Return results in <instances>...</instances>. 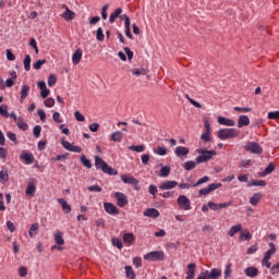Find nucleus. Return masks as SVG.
I'll return each instance as SVG.
<instances>
[{
  "label": "nucleus",
  "mask_w": 279,
  "mask_h": 279,
  "mask_svg": "<svg viewBox=\"0 0 279 279\" xmlns=\"http://www.w3.org/2000/svg\"><path fill=\"white\" fill-rule=\"evenodd\" d=\"M123 240H124L125 243H130L131 244L135 240V236L132 233H125L123 235Z\"/></svg>",
  "instance_id": "46"
},
{
  "label": "nucleus",
  "mask_w": 279,
  "mask_h": 279,
  "mask_svg": "<svg viewBox=\"0 0 279 279\" xmlns=\"http://www.w3.org/2000/svg\"><path fill=\"white\" fill-rule=\"evenodd\" d=\"M148 192L154 195V198H156V194L158 192V189L155 185H150L148 189Z\"/></svg>",
  "instance_id": "63"
},
{
  "label": "nucleus",
  "mask_w": 279,
  "mask_h": 279,
  "mask_svg": "<svg viewBox=\"0 0 279 279\" xmlns=\"http://www.w3.org/2000/svg\"><path fill=\"white\" fill-rule=\"evenodd\" d=\"M195 270H196V265L194 263L187 265V277H185V279H194Z\"/></svg>",
  "instance_id": "22"
},
{
  "label": "nucleus",
  "mask_w": 279,
  "mask_h": 279,
  "mask_svg": "<svg viewBox=\"0 0 279 279\" xmlns=\"http://www.w3.org/2000/svg\"><path fill=\"white\" fill-rule=\"evenodd\" d=\"M102 172L104 173H107L109 175H117L118 174V171L116 169H112L111 167H109L108 165H106L104 168H102Z\"/></svg>",
  "instance_id": "36"
},
{
  "label": "nucleus",
  "mask_w": 279,
  "mask_h": 279,
  "mask_svg": "<svg viewBox=\"0 0 279 279\" xmlns=\"http://www.w3.org/2000/svg\"><path fill=\"white\" fill-rule=\"evenodd\" d=\"M121 180L123 183L131 184L134 187H136L138 185V181L133 177H128V175L123 174V175H121Z\"/></svg>",
  "instance_id": "17"
},
{
  "label": "nucleus",
  "mask_w": 279,
  "mask_h": 279,
  "mask_svg": "<svg viewBox=\"0 0 279 279\" xmlns=\"http://www.w3.org/2000/svg\"><path fill=\"white\" fill-rule=\"evenodd\" d=\"M190 154V148H186V146H178L175 148V155L179 157V158H182L184 156H187Z\"/></svg>",
  "instance_id": "19"
},
{
  "label": "nucleus",
  "mask_w": 279,
  "mask_h": 279,
  "mask_svg": "<svg viewBox=\"0 0 279 279\" xmlns=\"http://www.w3.org/2000/svg\"><path fill=\"white\" fill-rule=\"evenodd\" d=\"M47 63V60L46 59H41V60H37L35 63H34V69L35 70H40V68Z\"/></svg>",
  "instance_id": "51"
},
{
  "label": "nucleus",
  "mask_w": 279,
  "mask_h": 279,
  "mask_svg": "<svg viewBox=\"0 0 279 279\" xmlns=\"http://www.w3.org/2000/svg\"><path fill=\"white\" fill-rule=\"evenodd\" d=\"M20 159L25 161L27 166L32 165L35 160L33 153H26V150H23L22 155H20Z\"/></svg>",
  "instance_id": "10"
},
{
  "label": "nucleus",
  "mask_w": 279,
  "mask_h": 279,
  "mask_svg": "<svg viewBox=\"0 0 279 279\" xmlns=\"http://www.w3.org/2000/svg\"><path fill=\"white\" fill-rule=\"evenodd\" d=\"M31 62H32V57L29 54H26L24 58V69L26 72H28L31 70Z\"/></svg>",
  "instance_id": "37"
},
{
  "label": "nucleus",
  "mask_w": 279,
  "mask_h": 279,
  "mask_svg": "<svg viewBox=\"0 0 279 279\" xmlns=\"http://www.w3.org/2000/svg\"><path fill=\"white\" fill-rule=\"evenodd\" d=\"M253 238V235L251 234V232L248 230H244L242 232H240V241H251Z\"/></svg>",
  "instance_id": "30"
},
{
  "label": "nucleus",
  "mask_w": 279,
  "mask_h": 279,
  "mask_svg": "<svg viewBox=\"0 0 279 279\" xmlns=\"http://www.w3.org/2000/svg\"><path fill=\"white\" fill-rule=\"evenodd\" d=\"M240 133L236 129H220L218 130L217 136L220 141L239 137Z\"/></svg>",
  "instance_id": "1"
},
{
  "label": "nucleus",
  "mask_w": 279,
  "mask_h": 279,
  "mask_svg": "<svg viewBox=\"0 0 279 279\" xmlns=\"http://www.w3.org/2000/svg\"><path fill=\"white\" fill-rule=\"evenodd\" d=\"M145 260L159 262L165 259V253L162 251L150 252L144 256Z\"/></svg>",
  "instance_id": "5"
},
{
  "label": "nucleus",
  "mask_w": 279,
  "mask_h": 279,
  "mask_svg": "<svg viewBox=\"0 0 279 279\" xmlns=\"http://www.w3.org/2000/svg\"><path fill=\"white\" fill-rule=\"evenodd\" d=\"M133 264L136 268H140L142 266V258L141 257H136L133 259Z\"/></svg>",
  "instance_id": "64"
},
{
  "label": "nucleus",
  "mask_w": 279,
  "mask_h": 279,
  "mask_svg": "<svg viewBox=\"0 0 279 279\" xmlns=\"http://www.w3.org/2000/svg\"><path fill=\"white\" fill-rule=\"evenodd\" d=\"M170 172H171L170 167L166 166V167H163V168L160 170L159 177H161V178H167V177H169Z\"/></svg>",
  "instance_id": "45"
},
{
  "label": "nucleus",
  "mask_w": 279,
  "mask_h": 279,
  "mask_svg": "<svg viewBox=\"0 0 279 279\" xmlns=\"http://www.w3.org/2000/svg\"><path fill=\"white\" fill-rule=\"evenodd\" d=\"M112 243L114 246H117L119 250H122L123 248V244L122 242L119 240V239H113L112 240Z\"/></svg>",
  "instance_id": "62"
},
{
  "label": "nucleus",
  "mask_w": 279,
  "mask_h": 279,
  "mask_svg": "<svg viewBox=\"0 0 279 279\" xmlns=\"http://www.w3.org/2000/svg\"><path fill=\"white\" fill-rule=\"evenodd\" d=\"M251 123V120L247 116H240V118H238V128L242 129L244 126H248Z\"/></svg>",
  "instance_id": "20"
},
{
  "label": "nucleus",
  "mask_w": 279,
  "mask_h": 279,
  "mask_svg": "<svg viewBox=\"0 0 279 279\" xmlns=\"http://www.w3.org/2000/svg\"><path fill=\"white\" fill-rule=\"evenodd\" d=\"M123 138V133L121 131H116V133H112L111 141L116 143H121Z\"/></svg>",
  "instance_id": "32"
},
{
  "label": "nucleus",
  "mask_w": 279,
  "mask_h": 279,
  "mask_svg": "<svg viewBox=\"0 0 279 279\" xmlns=\"http://www.w3.org/2000/svg\"><path fill=\"white\" fill-rule=\"evenodd\" d=\"M232 264L229 263L227 266H225V279H229L232 275Z\"/></svg>",
  "instance_id": "39"
},
{
  "label": "nucleus",
  "mask_w": 279,
  "mask_h": 279,
  "mask_svg": "<svg viewBox=\"0 0 279 279\" xmlns=\"http://www.w3.org/2000/svg\"><path fill=\"white\" fill-rule=\"evenodd\" d=\"M197 165H199L197 161H187L183 163V169H185V171H192L196 168Z\"/></svg>",
  "instance_id": "31"
},
{
  "label": "nucleus",
  "mask_w": 279,
  "mask_h": 279,
  "mask_svg": "<svg viewBox=\"0 0 279 279\" xmlns=\"http://www.w3.org/2000/svg\"><path fill=\"white\" fill-rule=\"evenodd\" d=\"M218 124L230 128L235 126L234 120H231L230 118H223L222 116H218Z\"/></svg>",
  "instance_id": "15"
},
{
  "label": "nucleus",
  "mask_w": 279,
  "mask_h": 279,
  "mask_svg": "<svg viewBox=\"0 0 279 279\" xmlns=\"http://www.w3.org/2000/svg\"><path fill=\"white\" fill-rule=\"evenodd\" d=\"M82 57H83V51H82V49H76L75 50V52L73 53V56H72V62H73V64H78L80 62H81V59H82Z\"/></svg>",
  "instance_id": "21"
},
{
  "label": "nucleus",
  "mask_w": 279,
  "mask_h": 279,
  "mask_svg": "<svg viewBox=\"0 0 279 279\" xmlns=\"http://www.w3.org/2000/svg\"><path fill=\"white\" fill-rule=\"evenodd\" d=\"M154 153L159 156H166L168 154V150L167 148H165V146H157L156 148H154Z\"/></svg>",
  "instance_id": "35"
},
{
  "label": "nucleus",
  "mask_w": 279,
  "mask_h": 279,
  "mask_svg": "<svg viewBox=\"0 0 279 279\" xmlns=\"http://www.w3.org/2000/svg\"><path fill=\"white\" fill-rule=\"evenodd\" d=\"M129 149L136 153H144L146 150V146L142 144L141 146H129Z\"/></svg>",
  "instance_id": "40"
},
{
  "label": "nucleus",
  "mask_w": 279,
  "mask_h": 279,
  "mask_svg": "<svg viewBox=\"0 0 279 279\" xmlns=\"http://www.w3.org/2000/svg\"><path fill=\"white\" fill-rule=\"evenodd\" d=\"M38 230H39V225L38 223H35V225H33L32 227H31V229H29V236H35V235H37V233H38Z\"/></svg>",
  "instance_id": "44"
},
{
  "label": "nucleus",
  "mask_w": 279,
  "mask_h": 279,
  "mask_svg": "<svg viewBox=\"0 0 279 279\" xmlns=\"http://www.w3.org/2000/svg\"><path fill=\"white\" fill-rule=\"evenodd\" d=\"M61 114L59 113V111H54L53 112V116H52V119L56 123H62L63 120L60 119Z\"/></svg>",
  "instance_id": "57"
},
{
  "label": "nucleus",
  "mask_w": 279,
  "mask_h": 279,
  "mask_svg": "<svg viewBox=\"0 0 279 279\" xmlns=\"http://www.w3.org/2000/svg\"><path fill=\"white\" fill-rule=\"evenodd\" d=\"M74 117H75V119H76L78 122H84V121H85V118H84L83 113L80 112V111H75Z\"/></svg>",
  "instance_id": "58"
},
{
  "label": "nucleus",
  "mask_w": 279,
  "mask_h": 279,
  "mask_svg": "<svg viewBox=\"0 0 279 279\" xmlns=\"http://www.w3.org/2000/svg\"><path fill=\"white\" fill-rule=\"evenodd\" d=\"M54 240H56V243L58 245H63L64 244L63 234L61 232H57L54 234Z\"/></svg>",
  "instance_id": "43"
},
{
  "label": "nucleus",
  "mask_w": 279,
  "mask_h": 279,
  "mask_svg": "<svg viewBox=\"0 0 279 279\" xmlns=\"http://www.w3.org/2000/svg\"><path fill=\"white\" fill-rule=\"evenodd\" d=\"M122 8H118L114 12H112L109 19L110 23L113 24L116 20L122 14Z\"/></svg>",
  "instance_id": "28"
},
{
  "label": "nucleus",
  "mask_w": 279,
  "mask_h": 279,
  "mask_svg": "<svg viewBox=\"0 0 279 279\" xmlns=\"http://www.w3.org/2000/svg\"><path fill=\"white\" fill-rule=\"evenodd\" d=\"M267 119H269V120H279V111H269L267 113Z\"/></svg>",
  "instance_id": "47"
},
{
  "label": "nucleus",
  "mask_w": 279,
  "mask_h": 279,
  "mask_svg": "<svg viewBox=\"0 0 279 279\" xmlns=\"http://www.w3.org/2000/svg\"><path fill=\"white\" fill-rule=\"evenodd\" d=\"M104 39H105V34H104L102 27H98V29H97V40L98 41H104Z\"/></svg>",
  "instance_id": "55"
},
{
  "label": "nucleus",
  "mask_w": 279,
  "mask_h": 279,
  "mask_svg": "<svg viewBox=\"0 0 279 279\" xmlns=\"http://www.w3.org/2000/svg\"><path fill=\"white\" fill-rule=\"evenodd\" d=\"M114 197L117 198L118 201V206L123 208L124 206L128 205L129 201H128V197L123 194V193H116Z\"/></svg>",
  "instance_id": "12"
},
{
  "label": "nucleus",
  "mask_w": 279,
  "mask_h": 279,
  "mask_svg": "<svg viewBox=\"0 0 279 279\" xmlns=\"http://www.w3.org/2000/svg\"><path fill=\"white\" fill-rule=\"evenodd\" d=\"M222 276V270L219 268H211V270H205L198 275L196 279H219Z\"/></svg>",
  "instance_id": "3"
},
{
  "label": "nucleus",
  "mask_w": 279,
  "mask_h": 279,
  "mask_svg": "<svg viewBox=\"0 0 279 279\" xmlns=\"http://www.w3.org/2000/svg\"><path fill=\"white\" fill-rule=\"evenodd\" d=\"M104 208L111 216H117L120 214L119 209L111 203H105Z\"/></svg>",
  "instance_id": "13"
},
{
  "label": "nucleus",
  "mask_w": 279,
  "mask_h": 279,
  "mask_svg": "<svg viewBox=\"0 0 279 279\" xmlns=\"http://www.w3.org/2000/svg\"><path fill=\"white\" fill-rule=\"evenodd\" d=\"M7 136H8V138H9L11 142H13L15 145L19 143L17 140H16L15 133H11V131H9V132L7 133Z\"/></svg>",
  "instance_id": "56"
},
{
  "label": "nucleus",
  "mask_w": 279,
  "mask_h": 279,
  "mask_svg": "<svg viewBox=\"0 0 279 279\" xmlns=\"http://www.w3.org/2000/svg\"><path fill=\"white\" fill-rule=\"evenodd\" d=\"M178 205L183 210H190L191 209V201L185 195H181L178 198Z\"/></svg>",
  "instance_id": "7"
},
{
  "label": "nucleus",
  "mask_w": 279,
  "mask_h": 279,
  "mask_svg": "<svg viewBox=\"0 0 279 279\" xmlns=\"http://www.w3.org/2000/svg\"><path fill=\"white\" fill-rule=\"evenodd\" d=\"M31 92L29 85H23L21 89V102H23Z\"/></svg>",
  "instance_id": "25"
},
{
  "label": "nucleus",
  "mask_w": 279,
  "mask_h": 279,
  "mask_svg": "<svg viewBox=\"0 0 279 279\" xmlns=\"http://www.w3.org/2000/svg\"><path fill=\"white\" fill-rule=\"evenodd\" d=\"M62 8L65 9V12L62 13L63 20H65L66 22H71L72 20L75 19V12L70 10L66 4H63Z\"/></svg>",
  "instance_id": "9"
},
{
  "label": "nucleus",
  "mask_w": 279,
  "mask_h": 279,
  "mask_svg": "<svg viewBox=\"0 0 279 279\" xmlns=\"http://www.w3.org/2000/svg\"><path fill=\"white\" fill-rule=\"evenodd\" d=\"M144 216L157 219L160 216V213L155 208H149L145 211Z\"/></svg>",
  "instance_id": "23"
},
{
  "label": "nucleus",
  "mask_w": 279,
  "mask_h": 279,
  "mask_svg": "<svg viewBox=\"0 0 279 279\" xmlns=\"http://www.w3.org/2000/svg\"><path fill=\"white\" fill-rule=\"evenodd\" d=\"M209 181H210L209 177H203V179L198 180V182H196V184H192V187H197V186L205 184Z\"/></svg>",
  "instance_id": "50"
},
{
  "label": "nucleus",
  "mask_w": 279,
  "mask_h": 279,
  "mask_svg": "<svg viewBox=\"0 0 279 279\" xmlns=\"http://www.w3.org/2000/svg\"><path fill=\"white\" fill-rule=\"evenodd\" d=\"M263 199V195L260 193L253 194V197H251V205L257 206V204Z\"/></svg>",
  "instance_id": "29"
},
{
  "label": "nucleus",
  "mask_w": 279,
  "mask_h": 279,
  "mask_svg": "<svg viewBox=\"0 0 279 279\" xmlns=\"http://www.w3.org/2000/svg\"><path fill=\"white\" fill-rule=\"evenodd\" d=\"M270 274L271 275L279 274V262L270 268Z\"/></svg>",
  "instance_id": "61"
},
{
  "label": "nucleus",
  "mask_w": 279,
  "mask_h": 279,
  "mask_svg": "<svg viewBox=\"0 0 279 279\" xmlns=\"http://www.w3.org/2000/svg\"><path fill=\"white\" fill-rule=\"evenodd\" d=\"M57 83V78L54 74H50L48 77V85L49 87H53Z\"/></svg>",
  "instance_id": "54"
},
{
  "label": "nucleus",
  "mask_w": 279,
  "mask_h": 279,
  "mask_svg": "<svg viewBox=\"0 0 279 279\" xmlns=\"http://www.w3.org/2000/svg\"><path fill=\"white\" fill-rule=\"evenodd\" d=\"M276 170V167L274 163H269L266 169L259 173V177L263 178V177H266L268 174H271L274 171Z\"/></svg>",
  "instance_id": "26"
},
{
  "label": "nucleus",
  "mask_w": 279,
  "mask_h": 279,
  "mask_svg": "<svg viewBox=\"0 0 279 279\" xmlns=\"http://www.w3.org/2000/svg\"><path fill=\"white\" fill-rule=\"evenodd\" d=\"M242 225L231 227V230H229V236H234L238 232L242 230Z\"/></svg>",
  "instance_id": "38"
},
{
  "label": "nucleus",
  "mask_w": 279,
  "mask_h": 279,
  "mask_svg": "<svg viewBox=\"0 0 279 279\" xmlns=\"http://www.w3.org/2000/svg\"><path fill=\"white\" fill-rule=\"evenodd\" d=\"M221 186H222V184H220V183L210 184L206 189H203V190L198 191V195L206 196V195L210 194L211 192L220 189Z\"/></svg>",
  "instance_id": "6"
},
{
  "label": "nucleus",
  "mask_w": 279,
  "mask_h": 279,
  "mask_svg": "<svg viewBox=\"0 0 279 279\" xmlns=\"http://www.w3.org/2000/svg\"><path fill=\"white\" fill-rule=\"evenodd\" d=\"M106 162L98 156L95 157V166L97 169H100L102 171V169L106 167Z\"/></svg>",
  "instance_id": "34"
},
{
  "label": "nucleus",
  "mask_w": 279,
  "mask_h": 279,
  "mask_svg": "<svg viewBox=\"0 0 279 279\" xmlns=\"http://www.w3.org/2000/svg\"><path fill=\"white\" fill-rule=\"evenodd\" d=\"M179 185L177 181H165L159 185V189L161 191H168V190H173Z\"/></svg>",
  "instance_id": "11"
},
{
  "label": "nucleus",
  "mask_w": 279,
  "mask_h": 279,
  "mask_svg": "<svg viewBox=\"0 0 279 279\" xmlns=\"http://www.w3.org/2000/svg\"><path fill=\"white\" fill-rule=\"evenodd\" d=\"M201 140H203L205 142H210L211 141V132L205 131V133H203V135H201Z\"/></svg>",
  "instance_id": "53"
},
{
  "label": "nucleus",
  "mask_w": 279,
  "mask_h": 279,
  "mask_svg": "<svg viewBox=\"0 0 279 279\" xmlns=\"http://www.w3.org/2000/svg\"><path fill=\"white\" fill-rule=\"evenodd\" d=\"M208 205H209V209L216 211V210L228 208L229 206H231V203L215 204L213 202H209Z\"/></svg>",
  "instance_id": "16"
},
{
  "label": "nucleus",
  "mask_w": 279,
  "mask_h": 279,
  "mask_svg": "<svg viewBox=\"0 0 279 279\" xmlns=\"http://www.w3.org/2000/svg\"><path fill=\"white\" fill-rule=\"evenodd\" d=\"M81 162L83 163L84 167L88 169L92 168V162L85 157V155L81 156Z\"/></svg>",
  "instance_id": "48"
},
{
  "label": "nucleus",
  "mask_w": 279,
  "mask_h": 279,
  "mask_svg": "<svg viewBox=\"0 0 279 279\" xmlns=\"http://www.w3.org/2000/svg\"><path fill=\"white\" fill-rule=\"evenodd\" d=\"M266 185H267V183L264 180H259V181L258 180H253V181L248 182V184H247L248 187H252V186H262V187H264Z\"/></svg>",
  "instance_id": "33"
},
{
  "label": "nucleus",
  "mask_w": 279,
  "mask_h": 279,
  "mask_svg": "<svg viewBox=\"0 0 279 279\" xmlns=\"http://www.w3.org/2000/svg\"><path fill=\"white\" fill-rule=\"evenodd\" d=\"M244 275H246V277L255 278L258 276V269L255 267H248L244 270Z\"/></svg>",
  "instance_id": "24"
},
{
  "label": "nucleus",
  "mask_w": 279,
  "mask_h": 279,
  "mask_svg": "<svg viewBox=\"0 0 279 279\" xmlns=\"http://www.w3.org/2000/svg\"><path fill=\"white\" fill-rule=\"evenodd\" d=\"M56 101L53 100V98H47V100H45V106L47 108H52L54 106Z\"/></svg>",
  "instance_id": "59"
},
{
  "label": "nucleus",
  "mask_w": 279,
  "mask_h": 279,
  "mask_svg": "<svg viewBox=\"0 0 279 279\" xmlns=\"http://www.w3.org/2000/svg\"><path fill=\"white\" fill-rule=\"evenodd\" d=\"M9 181V174L7 170L0 171V183L4 184Z\"/></svg>",
  "instance_id": "41"
},
{
  "label": "nucleus",
  "mask_w": 279,
  "mask_h": 279,
  "mask_svg": "<svg viewBox=\"0 0 279 279\" xmlns=\"http://www.w3.org/2000/svg\"><path fill=\"white\" fill-rule=\"evenodd\" d=\"M125 272H126L128 278H130V279H134L135 278V274H134V270H133L132 267L126 266L125 267Z\"/></svg>",
  "instance_id": "52"
},
{
  "label": "nucleus",
  "mask_w": 279,
  "mask_h": 279,
  "mask_svg": "<svg viewBox=\"0 0 279 279\" xmlns=\"http://www.w3.org/2000/svg\"><path fill=\"white\" fill-rule=\"evenodd\" d=\"M0 116L4 117V118H9L10 117V113H8V107L7 105H2L0 107Z\"/></svg>",
  "instance_id": "49"
},
{
  "label": "nucleus",
  "mask_w": 279,
  "mask_h": 279,
  "mask_svg": "<svg viewBox=\"0 0 279 279\" xmlns=\"http://www.w3.org/2000/svg\"><path fill=\"white\" fill-rule=\"evenodd\" d=\"M38 88L41 90L40 92L41 98L46 99L50 94V89L47 88L46 82L45 81H39L38 82Z\"/></svg>",
  "instance_id": "14"
},
{
  "label": "nucleus",
  "mask_w": 279,
  "mask_h": 279,
  "mask_svg": "<svg viewBox=\"0 0 279 279\" xmlns=\"http://www.w3.org/2000/svg\"><path fill=\"white\" fill-rule=\"evenodd\" d=\"M196 153L201 154L196 157V163H203L213 159L217 155L215 150H205V148H198Z\"/></svg>",
  "instance_id": "2"
},
{
  "label": "nucleus",
  "mask_w": 279,
  "mask_h": 279,
  "mask_svg": "<svg viewBox=\"0 0 279 279\" xmlns=\"http://www.w3.org/2000/svg\"><path fill=\"white\" fill-rule=\"evenodd\" d=\"M58 203L62 206V209L65 214H70L72 208L69 206L68 202L64 201L63 198H59Z\"/></svg>",
  "instance_id": "27"
},
{
  "label": "nucleus",
  "mask_w": 279,
  "mask_h": 279,
  "mask_svg": "<svg viewBox=\"0 0 279 279\" xmlns=\"http://www.w3.org/2000/svg\"><path fill=\"white\" fill-rule=\"evenodd\" d=\"M244 150L254 155L263 154V147L258 145L257 142H246V144H244Z\"/></svg>",
  "instance_id": "4"
},
{
  "label": "nucleus",
  "mask_w": 279,
  "mask_h": 279,
  "mask_svg": "<svg viewBox=\"0 0 279 279\" xmlns=\"http://www.w3.org/2000/svg\"><path fill=\"white\" fill-rule=\"evenodd\" d=\"M40 133H41V126H39V124H37V126L34 128V136L36 138H39Z\"/></svg>",
  "instance_id": "60"
},
{
  "label": "nucleus",
  "mask_w": 279,
  "mask_h": 279,
  "mask_svg": "<svg viewBox=\"0 0 279 279\" xmlns=\"http://www.w3.org/2000/svg\"><path fill=\"white\" fill-rule=\"evenodd\" d=\"M268 245H269V250L265 253L263 258L266 262L269 260L271 256L276 254V251H277L276 245L274 243H269Z\"/></svg>",
  "instance_id": "18"
},
{
  "label": "nucleus",
  "mask_w": 279,
  "mask_h": 279,
  "mask_svg": "<svg viewBox=\"0 0 279 279\" xmlns=\"http://www.w3.org/2000/svg\"><path fill=\"white\" fill-rule=\"evenodd\" d=\"M36 184H37V182H36L35 179H31L29 180V182L27 184V189L25 191L26 196L33 197L35 195V193H36Z\"/></svg>",
  "instance_id": "8"
},
{
  "label": "nucleus",
  "mask_w": 279,
  "mask_h": 279,
  "mask_svg": "<svg viewBox=\"0 0 279 279\" xmlns=\"http://www.w3.org/2000/svg\"><path fill=\"white\" fill-rule=\"evenodd\" d=\"M16 124H17L19 129L22 131L28 130V124H26V122H24L23 118H19V121L16 122Z\"/></svg>",
  "instance_id": "42"
}]
</instances>
